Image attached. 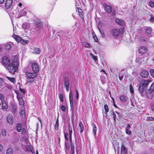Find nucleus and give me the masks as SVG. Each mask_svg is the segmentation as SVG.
<instances>
[{"instance_id": "nucleus-43", "label": "nucleus", "mask_w": 154, "mask_h": 154, "mask_svg": "<svg viewBox=\"0 0 154 154\" xmlns=\"http://www.w3.org/2000/svg\"><path fill=\"white\" fill-rule=\"evenodd\" d=\"M68 134L67 133H64V137L66 140L68 141Z\"/></svg>"}, {"instance_id": "nucleus-5", "label": "nucleus", "mask_w": 154, "mask_h": 154, "mask_svg": "<svg viewBox=\"0 0 154 154\" xmlns=\"http://www.w3.org/2000/svg\"><path fill=\"white\" fill-rule=\"evenodd\" d=\"M151 82L152 79L146 80H143L141 82L140 85L146 88L147 87L149 83Z\"/></svg>"}, {"instance_id": "nucleus-12", "label": "nucleus", "mask_w": 154, "mask_h": 154, "mask_svg": "<svg viewBox=\"0 0 154 154\" xmlns=\"http://www.w3.org/2000/svg\"><path fill=\"white\" fill-rule=\"evenodd\" d=\"M12 2V0H6L5 3V6L7 9H9L11 7Z\"/></svg>"}, {"instance_id": "nucleus-42", "label": "nucleus", "mask_w": 154, "mask_h": 154, "mask_svg": "<svg viewBox=\"0 0 154 154\" xmlns=\"http://www.w3.org/2000/svg\"><path fill=\"white\" fill-rule=\"evenodd\" d=\"M20 13H22L20 14V16L21 17L23 16H24L26 14V12L25 10H23Z\"/></svg>"}, {"instance_id": "nucleus-11", "label": "nucleus", "mask_w": 154, "mask_h": 154, "mask_svg": "<svg viewBox=\"0 0 154 154\" xmlns=\"http://www.w3.org/2000/svg\"><path fill=\"white\" fill-rule=\"evenodd\" d=\"M127 149L125 147L123 143H122V146L121 149V154H127Z\"/></svg>"}, {"instance_id": "nucleus-19", "label": "nucleus", "mask_w": 154, "mask_h": 154, "mask_svg": "<svg viewBox=\"0 0 154 154\" xmlns=\"http://www.w3.org/2000/svg\"><path fill=\"white\" fill-rule=\"evenodd\" d=\"M145 88H146L140 85L138 88V90L141 95H142L143 93Z\"/></svg>"}, {"instance_id": "nucleus-2", "label": "nucleus", "mask_w": 154, "mask_h": 154, "mask_svg": "<svg viewBox=\"0 0 154 154\" xmlns=\"http://www.w3.org/2000/svg\"><path fill=\"white\" fill-rule=\"evenodd\" d=\"M26 75L27 76V82L28 83H31L33 82V79L37 75L38 73L34 72H26Z\"/></svg>"}, {"instance_id": "nucleus-38", "label": "nucleus", "mask_w": 154, "mask_h": 154, "mask_svg": "<svg viewBox=\"0 0 154 154\" xmlns=\"http://www.w3.org/2000/svg\"><path fill=\"white\" fill-rule=\"evenodd\" d=\"M2 134L3 136H5L6 134V131L5 129H3L2 131Z\"/></svg>"}, {"instance_id": "nucleus-17", "label": "nucleus", "mask_w": 154, "mask_h": 154, "mask_svg": "<svg viewBox=\"0 0 154 154\" xmlns=\"http://www.w3.org/2000/svg\"><path fill=\"white\" fill-rule=\"evenodd\" d=\"M17 98L19 101V104L20 105H21L22 107L24 105V103L23 100L22 98L20 97L17 96Z\"/></svg>"}, {"instance_id": "nucleus-49", "label": "nucleus", "mask_w": 154, "mask_h": 154, "mask_svg": "<svg viewBox=\"0 0 154 154\" xmlns=\"http://www.w3.org/2000/svg\"><path fill=\"white\" fill-rule=\"evenodd\" d=\"M20 90L21 93H23L24 94H25V91L23 89L20 88Z\"/></svg>"}, {"instance_id": "nucleus-64", "label": "nucleus", "mask_w": 154, "mask_h": 154, "mask_svg": "<svg viewBox=\"0 0 154 154\" xmlns=\"http://www.w3.org/2000/svg\"><path fill=\"white\" fill-rule=\"evenodd\" d=\"M75 153V151L72 150L71 151V154H74Z\"/></svg>"}, {"instance_id": "nucleus-40", "label": "nucleus", "mask_w": 154, "mask_h": 154, "mask_svg": "<svg viewBox=\"0 0 154 154\" xmlns=\"http://www.w3.org/2000/svg\"><path fill=\"white\" fill-rule=\"evenodd\" d=\"M149 90L154 91V83H153L151 85Z\"/></svg>"}, {"instance_id": "nucleus-39", "label": "nucleus", "mask_w": 154, "mask_h": 154, "mask_svg": "<svg viewBox=\"0 0 154 154\" xmlns=\"http://www.w3.org/2000/svg\"><path fill=\"white\" fill-rule=\"evenodd\" d=\"M104 108L106 112H107L109 111V108L107 105H104Z\"/></svg>"}, {"instance_id": "nucleus-36", "label": "nucleus", "mask_w": 154, "mask_h": 154, "mask_svg": "<svg viewBox=\"0 0 154 154\" xmlns=\"http://www.w3.org/2000/svg\"><path fill=\"white\" fill-rule=\"evenodd\" d=\"M20 114L22 116V117L24 118L25 117V115L24 111L23 110H22L20 112Z\"/></svg>"}, {"instance_id": "nucleus-30", "label": "nucleus", "mask_w": 154, "mask_h": 154, "mask_svg": "<svg viewBox=\"0 0 154 154\" xmlns=\"http://www.w3.org/2000/svg\"><path fill=\"white\" fill-rule=\"evenodd\" d=\"M13 150L11 148H8L7 151V154H12Z\"/></svg>"}, {"instance_id": "nucleus-50", "label": "nucleus", "mask_w": 154, "mask_h": 154, "mask_svg": "<svg viewBox=\"0 0 154 154\" xmlns=\"http://www.w3.org/2000/svg\"><path fill=\"white\" fill-rule=\"evenodd\" d=\"M113 118L114 120L115 121L116 120V115L115 114V113L113 112Z\"/></svg>"}, {"instance_id": "nucleus-59", "label": "nucleus", "mask_w": 154, "mask_h": 154, "mask_svg": "<svg viewBox=\"0 0 154 154\" xmlns=\"http://www.w3.org/2000/svg\"><path fill=\"white\" fill-rule=\"evenodd\" d=\"M4 2V0H0V4H2Z\"/></svg>"}, {"instance_id": "nucleus-54", "label": "nucleus", "mask_w": 154, "mask_h": 154, "mask_svg": "<svg viewBox=\"0 0 154 154\" xmlns=\"http://www.w3.org/2000/svg\"><path fill=\"white\" fill-rule=\"evenodd\" d=\"M92 58L95 61H96L97 60V57L95 56H94L93 57H92Z\"/></svg>"}, {"instance_id": "nucleus-28", "label": "nucleus", "mask_w": 154, "mask_h": 154, "mask_svg": "<svg viewBox=\"0 0 154 154\" xmlns=\"http://www.w3.org/2000/svg\"><path fill=\"white\" fill-rule=\"evenodd\" d=\"M78 11L79 13V16L82 17L83 16V11L82 10L79 8H77Z\"/></svg>"}, {"instance_id": "nucleus-53", "label": "nucleus", "mask_w": 154, "mask_h": 154, "mask_svg": "<svg viewBox=\"0 0 154 154\" xmlns=\"http://www.w3.org/2000/svg\"><path fill=\"white\" fill-rule=\"evenodd\" d=\"M71 148V151H72V150L75 151V146L73 144L72 145Z\"/></svg>"}, {"instance_id": "nucleus-3", "label": "nucleus", "mask_w": 154, "mask_h": 154, "mask_svg": "<svg viewBox=\"0 0 154 154\" xmlns=\"http://www.w3.org/2000/svg\"><path fill=\"white\" fill-rule=\"evenodd\" d=\"M31 69L34 72L37 73L39 70L38 65L35 63H33L31 65Z\"/></svg>"}, {"instance_id": "nucleus-35", "label": "nucleus", "mask_w": 154, "mask_h": 154, "mask_svg": "<svg viewBox=\"0 0 154 154\" xmlns=\"http://www.w3.org/2000/svg\"><path fill=\"white\" fill-rule=\"evenodd\" d=\"M11 45L9 44L6 45L5 47V48L6 50H9L11 49Z\"/></svg>"}, {"instance_id": "nucleus-62", "label": "nucleus", "mask_w": 154, "mask_h": 154, "mask_svg": "<svg viewBox=\"0 0 154 154\" xmlns=\"http://www.w3.org/2000/svg\"><path fill=\"white\" fill-rule=\"evenodd\" d=\"M112 15H115V12L114 11H113L112 12Z\"/></svg>"}, {"instance_id": "nucleus-63", "label": "nucleus", "mask_w": 154, "mask_h": 154, "mask_svg": "<svg viewBox=\"0 0 154 154\" xmlns=\"http://www.w3.org/2000/svg\"><path fill=\"white\" fill-rule=\"evenodd\" d=\"M58 140H57V141L59 143H60V138H58Z\"/></svg>"}, {"instance_id": "nucleus-10", "label": "nucleus", "mask_w": 154, "mask_h": 154, "mask_svg": "<svg viewBox=\"0 0 154 154\" xmlns=\"http://www.w3.org/2000/svg\"><path fill=\"white\" fill-rule=\"evenodd\" d=\"M69 101L70 104V106L71 110L72 111V108L73 107V98H72V92L70 91L69 94Z\"/></svg>"}, {"instance_id": "nucleus-34", "label": "nucleus", "mask_w": 154, "mask_h": 154, "mask_svg": "<svg viewBox=\"0 0 154 154\" xmlns=\"http://www.w3.org/2000/svg\"><path fill=\"white\" fill-rule=\"evenodd\" d=\"M83 45L86 48H88L90 47V44L87 42H84L83 43Z\"/></svg>"}, {"instance_id": "nucleus-58", "label": "nucleus", "mask_w": 154, "mask_h": 154, "mask_svg": "<svg viewBox=\"0 0 154 154\" xmlns=\"http://www.w3.org/2000/svg\"><path fill=\"white\" fill-rule=\"evenodd\" d=\"M4 97V96L2 94H0V99L1 100H2V99Z\"/></svg>"}, {"instance_id": "nucleus-13", "label": "nucleus", "mask_w": 154, "mask_h": 154, "mask_svg": "<svg viewBox=\"0 0 154 154\" xmlns=\"http://www.w3.org/2000/svg\"><path fill=\"white\" fill-rule=\"evenodd\" d=\"M149 74L148 72L146 70H143L140 73V75L143 77L146 78Z\"/></svg>"}, {"instance_id": "nucleus-33", "label": "nucleus", "mask_w": 154, "mask_h": 154, "mask_svg": "<svg viewBox=\"0 0 154 154\" xmlns=\"http://www.w3.org/2000/svg\"><path fill=\"white\" fill-rule=\"evenodd\" d=\"M6 78L10 81L11 82H14L15 81V79L14 78H11L8 76H7Z\"/></svg>"}, {"instance_id": "nucleus-14", "label": "nucleus", "mask_w": 154, "mask_h": 154, "mask_svg": "<svg viewBox=\"0 0 154 154\" xmlns=\"http://www.w3.org/2000/svg\"><path fill=\"white\" fill-rule=\"evenodd\" d=\"M7 122L11 125H12L13 123V117L12 116L9 115L7 117Z\"/></svg>"}, {"instance_id": "nucleus-55", "label": "nucleus", "mask_w": 154, "mask_h": 154, "mask_svg": "<svg viewBox=\"0 0 154 154\" xmlns=\"http://www.w3.org/2000/svg\"><path fill=\"white\" fill-rule=\"evenodd\" d=\"M65 146H66V148L67 149H69V146L66 143V141L65 142Z\"/></svg>"}, {"instance_id": "nucleus-25", "label": "nucleus", "mask_w": 154, "mask_h": 154, "mask_svg": "<svg viewBox=\"0 0 154 154\" xmlns=\"http://www.w3.org/2000/svg\"><path fill=\"white\" fill-rule=\"evenodd\" d=\"M79 126L80 128V132L82 133L83 130H84V126L82 122H80L79 123Z\"/></svg>"}, {"instance_id": "nucleus-4", "label": "nucleus", "mask_w": 154, "mask_h": 154, "mask_svg": "<svg viewBox=\"0 0 154 154\" xmlns=\"http://www.w3.org/2000/svg\"><path fill=\"white\" fill-rule=\"evenodd\" d=\"M112 35L115 37L118 36L120 34V30L118 29H112L111 32Z\"/></svg>"}, {"instance_id": "nucleus-47", "label": "nucleus", "mask_w": 154, "mask_h": 154, "mask_svg": "<svg viewBox=\"0 0 154 154\" xmlns=\"http://www.w3.org/2000/svg\"><path fill=\"white\" fill-rule=\"evenodd\" d=\"M22 130L21 133L23 134H25L26 133V130L24 128H23Z\"/></svg>"}, {"instance_id": "nucleus-48", "label": "nucleus", "mask_w": 154, "mask_h": 154, "mask_svg": "<svg viewBox=\"0 0 154 154\" xmlns=\"http://www.w3.org/2000/svg\"><path fill=\"white\" fill-rule=\"evenodd\" d=\"M60 98L61 101H63V96L62 94H60Z\"/></svg>"}, {"instance_id": "nucleus-52", "label": "nucleus", "mask_w": 154, "mask_h": 154, "mask_svg": "<svg viewBox=\"0 0 154 154\" xmlns=\"http://www.w3.org/2000/svg\"><path fill=\"white\" fill-rule=\"evenodd\" d=\"M76 98L78 100L79 98V93L77 90H76Z\"/></svg>"}, {"instance_id": "nucleus-56", "label": "nucleus", "mask_w": 154, "mask_h": 154, "mask_svg": "<svg viewBox=\"0 0 154 154\" xmlns=\"http://www.w3.org/2000/svg\"><path fill=\"white\" fill-rule=\"evenodd\" d=\"M140 40L141 41H145V39L143 38V37H141L140 38Z\"/></svg>"}, {"instance_id": "nucleus-51", "label": "nucleus", "mask_w": 154, "mask_h": 154, "mask_svg": "<svg viewBox=\"0 0 154 154\" xmlns=\"http://www.w3.org/2000/svg\"><path fill=\"white\" fill-rule=\"evenodd\" d=\"M119 77L120 80H122V79L123 78V76L122 75L119 74Z\"/></svg>"}, {"instance_id": "nucleus-1", "label": "nucleus", "mask_w": 154, "mask_h": 154, "mask_svg": "<svg viewBox=\"0 0 154 154\" xmlns=\"http://www.w3.org/2000/svg\"><path fill=\"white\" fill-rule=\"evenodd\" d=\"M19 66V61L15 57L8 66L9 72L12 74L14 73L17 70Z\"/></svg>"}, {"instance_id": "nucleus-20", "label": "nucleus", "mask_w": 154, "mask_h": 154, "mask_svg": "<svg viewBox=\"0 0 154 154\" xmlns=\"http://www.w3.org/2000/svg\"><path fill=\"white\" fill-rule=\"evenodd\" d=\"M41 51V50L40 48H35L33 49V53L35 54H39Z\"/></svg>"}, {"instance_id": "nucleus-7", "label": "nucleus", "mask_w": 154, "mask_h": 154, "mask_svg": "<svg viewBox=\"0 0 154 154\" xmlns=\"http://www.w3.org/2000/svg\"><path fill=\"white\" fill-rule=\"evenodd\" d=\"M104 10L108 13H110L112 11L111 7L109 5L105 4L104 5Z\"/></svg>"}, {"instance_id": "nucleus-23", "label": "nucleus", "mask_w": 154, "mask_h": 154, "mask_svg": "<svg viewBox=\"0 0 154 154\" xmlns=\"http://www.w3.org/2000/svg\"><path fill=\"white\" fill-rule=\"evenodd\" d=\"M2 109H6L7 108L8 106L4 101H2Z\"/></svg>"}, {"instance_id": "nucleus-37", "label": "nucleus", "mask_w": 154, "mask_h": 154, "mask_svg": "<svg viewBox=\"0 0 154 154\" xmlns=\"http://www.w3.org/2000/svg\"><path fill=\"white\" fill-rule=\"evenodd\" d=\"M150 72L151 76L154 78V69H151L150 70Z\"/></svg>"}, {"instance_id": "nucleus-29", "label": "nucleus", "mask_w": 154, "mask_h": 154, "mask_svg": "<svg viewBox=\"0 0 154 154\" xmlns=\"http://www.w3.org/2000/svg\"><path fill=\"white\" fill-rule=\"evenodd\" d=\"M92 126L93 127V132L94 133V135L95 136L96 134V132L97 131L96 127L94 124H92Z\"/></svg>"}, {"instance_id": "nucleus-24", "label": "nucleus", "mask_w": 154, "mask_h": 154, "mask_svg": "<svg viewBox=\"0 0 154 154\" xmlns=\"http://www.w3.org/2000/svg\"><path fill=\"white\" fill-rule=\"evenodd\" d=\"M17 130L18 131L20 132L21 131L22 125L21 124H18L17 125Z\"/></svg>"}, {"instance_id": "nucleus-21", "label": "nucleus", "mask_w": 154, "mask_h": 154, "mask_svg": "<svg viewBox=\"0 0 154 154\" xmlns=\"http://www.w3.org/2000/svg\"><path fill=\"white\" fill-rule=\"evenodd\" d=\"M115 21L116 23L119 25H122L124 23L123 21L119 19L116 18L115 19Z\"/></svg>"}, {"instance_id": "nucleus-46", "label": "nucleus", "mask_w": 154, "mask_h": 154, "mask_svg": "<svg viewBox=\"0 0 154 154\" xmlns=\"http://www.w3.org/2000/svg\"><path fill=\"white\" fill-rule=\"evenodd\" d=\"M126 132L127 134L130 135L131 134V131L128 130V128H126Z\"/></svg>"}, {"instance_id": "nucleus-32", "label": "nucleus", "mask_w": 154, "mask_h": 154, "mask_svg": "<svg viewBox=\"0 0 154 154\" xmlns=\"http://www.w3.org/2000/svg\"><path fill=\"white\" fill-rule=\"evenodd\" d=\"M29 42V41L28 40H24L23 39H22L21 38V40L20 42L23 44H27Z\"/></svg>"}, {"instance_id": "nucleus-45", "label": "nucleus", "mask_w": 154, "mask_h": 154, "mask_svg": "<svg viewBox=\"0 0 154 154\" xmlns=\"http://www.w3.org/2000/svg\"><path fill=\"white\" fill-rule=\"evenodd\" d=\"M149 5L151 7H154V3L152 1H150L149 2Z\"/></svg>"}, {"instance_id": "nucleus-15", "label": "nucleus", "mask_w": 154, "mask_h": 154, "mask_svg": "<svg viewBox=\"0 0 154 154\" xmlns=\"http://www.w3.org/2000/svg\"><path fill=\"white\" fill-rule=\"evenodd\" d=\"M64 85L65 87L66 88V90L68 91L69 89V82L68 80L66 79H65L64 82Z\"/></svg>"}, {"instance_id": "nucleus-16", "label": "nucleus", "mask_w": 154, "mask_h": 154, "mask_svg": "<svg viewBox=\"0 0 154 154\" xmlns=\"http://www.w3.org/2000/svg\"><path fill=\"white\" fill-rule=\"evenodd\" d=\"M127 97L125 95H121L120 97L121 101L123 103L125 102L127 100Z\"/></svg>"}, {"instance_id": "nucleus-6", "label": "nucleus", "mask_w": 154, "mask_h": 154, "mask_svg": "<svg viewBox=\"0 0 154 154\" xmlns=\"http://www.w3.org/2000/svg\"><path fill=\"white\" fill-rule=\"evenodd\" d=\"M138 50L139 53L142 54L146 53L147 51V48L144 46H140L139 47Z\"/></svg>"}, {"instance_id": "nucleus-18", "label": "nucleus", "mask_w": 154, "mask_h": 154, "mask_svg": "<svg viewBox=\"0 0 154 154\" xmlns=\"http://www.w3.org/2000/svg\"><path fill=\"white\" fill-rule=\"evenodd\" d=\"M13 37L18 42H20L21 40V38L19 36L14 34L13 35Z\"/></svg>"}, {"instance_id": "nucleus-31", "label": "nucleus", "mask_w": 154, "mask_h": 154, "mask_svg": "<svg viewBox=\"0 0 154 154\" xmlns=\"http://www.w3.org/2000/svg\"><path fill=\"white\" fill-rule=\"evenodd\" d=\"M72 133V130L71 128H69V137L70 139V141H71L72 140V138H71V135Z\"/></svg>"}, {"instance_id": "nucleus-60", "label": "nucleus", "mask_w": 154, "mask_h": 154, "mask_svg": "<svg viewBox=\"0 0 154 154\" xmlns=\"http://www.w3.org/2000/svg\"><path fill=\"white\" fill-rule=\"evenodd\" d=\"M130 127V125L129 124H128L127 128H128V129Z\"/></svg>"}, {"instance_id": "nucleus-57", "label": "nucleus", "mask_w": 154, "mask_h": 154, "mask_svg": "<svg viewBox=\"0 0 154 154\" xmlns=\"http://www.w3.org/2000/svg\"><path fill=\"white\" fill-rule=\"evenodd\" d=\"M3 146L1 144H0V152L3 150Z\"/></svg>"}, {"instance_id": "nucleus-9", "label": "nucleus", "mask_w": 154, "mask_h": 154, "mask_svg": "<svg viewBox=\"0 0 154 154\" xmlns=\"http://www.w3.org/2000/svg\"><path fill=\"white\" fill-rule=\"evenodd\" d=\"M153 92L149 90H148L146 92V95L148 98L151 99L153 97Z\"/></svg>"}, {"instance_id": "nucleus-61", "label": "nucleus", "mask_w": 154, "mask_h": 154, "mask_svg": "<svg viewBox=\"0 0 154 154\" xmlns=\"http://www.w3.org/2000/svg\"><path fill=\"white\" fill-rule=\"evenodd\" d=\"M152 110L154 112V104L152 107Z\"/></svg>"}, {"instance_id": "nucleus-44", "label": "nucleus", "mask_w": 154, "mask_h": 154, "mask_svg": "<svg viewBox=\"0 0 154 154\" xmlns=\"http://www.w3.org/2000/svg\"><path fill=\"white\" fill-rule=\"evenodd\" d=\"M61 109L63 111H65L66 109L65 106H62L60 107Z\"/></svg>"}, {"instance_id": "nucleus-26", "label": "nucleus", "mask_w": 154, "mask_h": 154, "mask_svg": "<svg viewBox=\"0 0 154 154\" xmlns=\"http://www.w3.org/2000/svg\"><path fill=\"white\" fill-rule=\"evenodd\" d=\"M59 126V120L58 118L56 121V123L55 125V128L56 130H58V129Z\"/></svg>"}, {"instance_id": "nucleus-27", "label": "nucleus", "mask_w": 154, "mask_h": 154, "mask_svg": "<svg viewBox=\"0 0 154 154\" xmlns=\"http://www.w3.org/2000/svg\"><path fill=\"white\" fill-rule=\"evenodd\" d=\"M27 150L31 152H32L33 151V148L31 145H29V146H26Z\"/></svg>"}, {"instance_id": "nucleus-8", "label": "nucleus", "mask_w": 154, "mask_h": 154, "mask_svg": "<svg viewBox=\"0 0 154 154\" xmlns=\"http://www.w3.org/2000/svg\"><path fill=\"white\" fill-rule=\"evenodd\" d=\"M2 63L5 65H8L10 63V60L6 57H3L2 59Z\"/></svg>"}, {"instance_id": "nucleus-22", "label": "nucleus", "mask_w": 154, "mask_h": 154, "mask_svg": "<svg viewBox=\"0 0 154 154\" xmlns=\"http://www.w3.org/2000/svg\"><path fill=\"white\" fill-rule=\"evenodd\" d=\"M152 32V29L151 28L149 27H147L145 29V32L146 33L150 34H151Z\"/></svg>"}, {"instance_id": "nucleus-41", "label": "nucleus", "mask_w": 154, "mask_h": 154, "mask_svg": "<svg viewBox=\"0 0 154 154\" xmlns=\"http://www.w3.org/2000/svg\"><path fill=\"white\" fill-rule=\"evenodd\" d=\"M130 90L131 93H132L134 92V91L133 89L132 86L131 85H130L129 86Z\"/></svg>"}]
</instances>
